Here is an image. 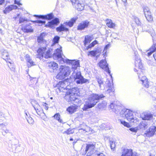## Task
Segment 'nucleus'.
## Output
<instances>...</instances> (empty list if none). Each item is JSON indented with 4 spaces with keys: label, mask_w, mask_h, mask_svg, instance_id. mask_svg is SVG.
I'll return each mask as SVG.
<instances>
[{
    "label": "nucleus",
    "mask_w": 156,
    "mask_h": 156,
    "mask_svg": "<svg viewBox=\"0 0 156 156\" xmlns=\"http://www.w3.org/2000/svg\"><path fill=\"white\" fill-rule=\"evenodd\" d=\"M62 51L60 49L57 48L56 49L53 55V57L54 59L58 60L61 63L66 62L68 64L72 65V69H75L73 73V76L74 78V82L77 84H82L86 83H89V80L84 78L81 75L80 71L77 72L76 69L80 65L78 60H70L67 59L64 56V58L62 56Z\"/></svg>",
    "instance_id": "1"
},
{
    "label": "nucleus",
    "mask_w": 156,
    "mask_h": 156,
    "mask_svg": "<svg viewBox=\"0 0 156 156\" xmlns=\"http://www.w3.org/2000/svg\"><path fill=\"white\" fill-rule=\"evenodd\" d=\"M104 96L102 94L100 95L93 94L90 95L87 98V101H86L82 109L83 111H86L88 109L94 107L99 100L104 98Z\"/></svg>",
    "instance_id": "2"
},
{
    "label": "nucleus",
    "mask_w": 156,
    "mask_h": 156,
    "mask_svg": "<svg viewBox=\"0 0 156 156\" xmlns=\"http://www.w3.org/2000/svg\"><path fill=\"white\" fill-rule=\"evenodd\" d=\"M98 144L96 143L94 144H89L87 145L85 150V154H86L88 151L87 156H105L102 153H99L97 151Z\"/></svg>",
    "instance_id": "3"
},
{
    "label": "nucleus",
    "mask_w": 156,
    "mask_h": 156,
    "mask_svg": "<svg viewBox=\"0 0 156 156\" xmlns=\"http://www.w3.org/2000/svg\"><path fill=\"white\" fill-rule=\"evenodd\" d=\"M46 45H44V47H41L39 48L37 50L38 53L37 55V57L40 59H42L43 57L45 58H48L52 56L51 51L52 49L51 48H46Z\"/></svg>",
    "instance_id": "4"
},
{
    "label": "nucleus",
    "mask_w": 156,
    "mask_h": 156,
    "mask_svg": "<svg viewBox=\"0 0 156 156\" xmlns=\"http://www.w3.org/2000/svg\"><path fill=\"white\" fill-rule=\"evenodd\" d=\"M120 111L119 115L120 116L125 117L128 120L130 121L131 123H136L139 121V119L136 117H134L133 112L129 109H124Z\"/></svg>",
    "instance_id": "5"
},
{
    "label": "nucleus",
    "mask_w": 156,
    "mask_h": 156,
    "mask_svg": "<svg viewBox=\"0 0 156 156\" xmlns=\"http://www.w3.org/2000/svg\"><path fill=\"white\" fill-rule=\"evenodd\" d=\"M59 72L56 76V78L59 80H62L69 76L71 73L69 67L66 66H61L59 68Z\"/></svg>",
    "instance_id": "6"
},
{
    "label": "nucleus",
    "mask_w": 156,
    "mask_h": 156,
    "mask_svg": "<svg viewBox=\"0 0 156 156\" xmlns=\"http://www.w3.org/2000/svg\"><path fill=\"white\" fill-rule=\"evenodd\" d=\"M31 103L38 115H41L42 114H44L43 109L36 101L32 100Z\"/></svg>",
    "instance_id": "7"
},
{
    "label": "nucleus",
    "mask_w": 156,
    "mask_h": 156,
    "mask_svg": "<svg viewBox=\"0 0 156 156\" xmlns=\"http://www.w3.org/2000/svg\"><path fill=\"white\" fill-rule=\"evenodd\" d=\"M78 128L79 131L80 133H82L89 132L92 133V129L84 123L80 124Z\"/></svg>",
    "instance_id": "8"
},
{
    "label": "nucleus",
    "mask_w": 156,
    "mask_h": 156,
    "mask_svg": "<svg viewBox=\"0 0 156 156\" xmlns=\"http://www.w3.org/2000/svg\"><path fill=\"white\" fill-rule=\"evenodd\" d=\"M143 10L145 16L147 20L149 22L152 21L153 20V17L148 7H144L143 8Z\"/></svg>",
    "instance_id": "9"
},
{
    "label": "nucleus",
    "mask_w": 156,
    "mask_h": 156,
    "mask_svg": "<svg viewBox=\"0 0 156 156\" xmlns=\"http://www.w3.org/2000/svg\"><path fill=\"white\" fill-rule=\"evenodd\" d=\"M99 64L101 68L107 72L109 74H110V71L109 70L108 64L105 60H101Z\"/></svg>",
    "instance_id": "10"
},
{
    "label": "nucleus",
    "mask_w": 156,
    "mask_h": 156,
    "mask_svg": "<svg viewBox=\"0 0 156 156\" xmlns=\"http://www.w3.org/2000/svg\"><path fill=\"white\" fill-rule=\"evenodd\" d=\"M154 52L155 53L153 54V57L155 60H156V43H154V44L147 51V55L148 56H150Z\"/></svg>",
    "instance_id": "11"
},
{
    "label": "nucleus",
    "mask_w": 156,
    "mask_h": 156,
    "mask_svg": "<svg viewBox=\"0 0 156 156\" xmlns=\"http://www.w3.org/2000/svg\"><path fill=\"white\" fill-rule=\"evenodd\" d=\"M135 65L136 68H138L140 69H141L143 67L141 60L138 56V55H135Z\"/></svg>",
    "instance_id": "12"
},
{
    "label": "nucleus",
    "mask_w": 156,
    "mask_h": 156,
    "mask_svg": "<svg viewBox=\"0 0 156 156\" xmlns=\"http://www.w3.org/2000/svg\"><path fill=\"white\" fill-rule=\"evenodd\" d=\"M48 67L51 72H55L58 68V64L54 62H51L48 63Z\"/></svg>",
    "instance_id": "13"
},
{
    "label": "nucleus",
    "mask_w": 156,
    "mask_h": 156,
    "mask_svg": "<svg viewBox=\"0 0 156 156\" xmlns=\"http://www.w3.org/2000/svg\"><path fill=\"white\" fill-rule=\"evenodd\" d=\"M89 24V22L87 20L82 22L78 25L77 29L78 30H83L87 27Z\"/></svg>",
    "instance_id": "14"
},
{
    "label": "nucleus",
    "mask_w": 156,
    "mask_h": 156,
    "mask_svg": "<svg viewBox=\"0 0 156 156\" xmlns=\"http://www.w3.org/2000/svg\"><path fill=\"white\" fill-rule=\"evenodd\" d=\"M156 131V127L154 126H151L149 129V130L145 133L146 136L150 137L153 136Z\"/></svg>",
    "instance_id": "15"
},
{
    "label": "nucleus",
    "mask_w": 156,
    "mask_h": 156,
    "mask_svg": "<svg viewBox=\"0 0 156 156\" xmlns=\"http://www.w3.org/2000/svg\"><path fill=\"white\" fill-rule=\"evenodd\" d=\"M140 117L144 120H150L152 119L153 115L150 113L143 112L141 114Z\"/></svg>",
    "instance_id": "16"
},
{
    "label": "nucleus",
    "mask_w": 156,
    "mask_h": 156,
    "mask_svg": "<svg viewBox=\"0 0 156 156\" xmlns=\"http://www.w3.org/2000/svg\"><path fill=\"white\" fill-rule=\"evenodd\" d=\"M121 156H136L133 153L132 150L129 149H124L122 152Z\"/></svg>",
    "instance_id": "17"
},
{
    "label": "nucleus",
    "mask_w": 156,
    "mask_h": 156,
    "mask_svg": "<svg viewBox=\"0 0 156 156\" xmlns=\"http://www.w3.org/2000/svg\"><path fill=\"white\" fill-rule=\"evenodd\" d=\"M25 59L27 62V66L28 68L35 65V63L32 60L28 55L25 56Z\"/></svg>",
    "instance_id": "18"
},
{
    "label": "nucleus",
    "mask_w": 156,
    "mask_h": 156,
    "mask_svg": "<svg viewBox=\"0 0 156 156\" xmlns=\"http://www.w3.org/2000/svg\"><path fill=\"white\" fill-rule=\"evenodd\" d=\"M59 23V20L58 18H55L51 21L47 23L45 26L50 27H53L55 24H57Z\"/></svg>",
    "instance_id": "19"
},
{
    "label": "nucleus",
    "mask_w": 156,
    "mask_h": 156,
    "mask_svg": "<svg viewBox=\"0 0 156 156\" xmlns=\"http://www.w3.org/2000/svg\"><path fill=\"white\" fill-rule=\"evenodd\" d=\"M110 108L111 109H114V111L115 113L118 115H119L120 111L121 110V106L119 105H114V104L112 103L110 105Z\"/></svg>",
    "instance_id": "20"
},
{
    "label": "nucleus",
    "mask_w": 156,
    "mask_h": 156,
    "mask_svg": "<svg viewBox=\"0 0 156 156\" xmlns=\"http://www.w3.org/2000/svg\"><path fill=\"white\" fill-rule=\"evenodd\" d=\"M96 80L98 83L99 88L101 89H103L105 88L103 79L101 77L97 76L96 77Z\"/></svg>",
    "instance_id": "21"
},
{
    "label": "nucleus",
    "mask_w": 156,
    "mask_h": 156,
    "mask_svg": "<svg viewBox=\"0 0 156 156\" xmlns=\"http://www.w3.org/2000/svg\"><path fill=\"white\" fill-rule=\"evenodd\" d=\"M22 30L24 32L29 33L32 32L33 31V29L29 25L25 26H23L22 28Z\"/></svg>",
    "instance_id": "22"
},
{
    "label": "nucleus",
    "mask_w": 156,
    "mask_h": 156,
    "mask_svg": "<svg viewBox=\"0 0 156 156\" xmlns=\"http://www.w3.org/2000/svg\"><path fill=\"white\" fill-rule=\"evenodd\" d=\"M106 84L108 86L109 88L107 90V92L109 94L112 93V94H114V89L113 88V84L110 82L109 80H107L106 82Z\"/></svg>",
    "instance_id": "23"
},
{
    "label": "nucleus",
    "mask_w": 156,
    "mask_h": 156,
    "mask_svg": "<svg viewBox=\"0 0 156 156\" xmlns=\"http://www.w3.org/2000/svg\"><path fill=\"white\" fill-rule=\"evenodd\" d=\"M77 108V106L74 104V105L69 107L66 110L70 114H72L76 112Z\"/></svg>",
    "instance_id": "24"
},
{
    "label": "nucleus",
    "mask_w": 156,
    "mask_h": 156,
    "mask_svg": "<svg viewBox=\"0 0 156 156\" xmlns=\"http://www.w3.org/2000/svg\"><path fill=\"white\" fill-rule=\"evenodd\" d=\"M17 8L16 5H11L9 6L8 7L5 8V10L3 11L4 13L6 14L9 12L10 11L13 9H16Z\"/></svg>",
    "instance_id": "25"
},
{
    "label": "nucleus",
    "mask_w": 156,
    "mask_h": 156,
    "mask_svg": "<svg viewBox=\"0 0 156 156\" xmlns=\"http://www.w3.org/2000/svg\"><path fill=\"white\" fill-rule=\"evenodd\" d=\"M78 88L77 87H74L70 89L67 92V94H76V93L78 91Z\"/></svg>",
    "instance_id": "26"
},
{
    "label": "nucleus",
    "mask_w": 156,
    "mask_h": 156,
    "mask_svg": "<svg viewBox=\"0 0 156 156\" xmlns=\"http://www.w3.org/2000/svg\"><path fill=\"white\" fill-rule=\"evenodd\" d=\"M44 33H41L40 35L37 37V41L39 43H43L46 45V41L44 39Z\"/></svg>",
    "instance_id": "27"
},
{
    "label": "nucleus",
    "mask_w": 156,
    "mask_h": 156,
    "mask_svg": "<svg viewBox=\"0 0 156 156\" xmlns=\"http://www.w3.org/2000/svg\"><path fill=\"white\" fill-rule=\"evenodd\" d=\"M77 17H75L72 18L70 20L69 22H66L64 23L65 25H68L69 27H72L73 24L75 22L76 20H77Z\"/></svg>",
    "instance_id": "28"
},
{
    "label": "nucleus",
    "mask_w": 156,
    "mask_h": 156,
    "mask_svg": "<svg viewBox=\"0 0 156 156\" xmlns=\"http://www.w3.org/2000/svg\"><path fill=\"white\" fill-rule=\"evenodd\" d=\"M147 122L146 121H142L140 123L138 127L142 130H144L148 127Z\"/></svg>",
    "instance_id": "29"
},
{
    "label": "nucleus",
    "mask_w": 156,
    "mask_h": 156,
    "mask_svg": "<svg viewBox=\"0 0 156 156\" xmlns=\"http://www.w3.org/2000/svg\"><path fill=\"white\" fill-rule=\"evenodd\" d=\"M2 58L6 61L9 60V56L7 51L5 50H3L2 52Z\"/></svg>",
    "instance_id": "30"
},
{
    "label": "nucleus",
    "mask_w": 156,
    "mask_h": 156,
    "mask_svg": "<svg viewBox=\"0 0 156 156\" xmlns=\"http://www.w3.org/2000/svg\"><path fill=\"white\" fill-rule=\"evenodd\" d=\"M56 30L58 32H61L63 31H67L68 30V29L66 27L64 24H61L60 26L56 28Z\"/></svg>",
    "instance_id": "31"
},
{
    "label": "nucleus",
    "mask_w": 156,
    "mask_h": 156,
    "mask_svg": "<svg viewBox=\"0 0 156 156\" xmlns=\"http://www.w3.org/2000/svg\"><path fill=\"white\" fill-rule=\"evenodd\" d=\"M40 17L43 19L51 20L54 18V16L52 13H50L46 15H41Z\"/></svg>",
    "instance_id": "32"
},
{
    "label": "nucleus",
    "mask_w": 156,
    "mask_h": 156,
    "mask_svg": "<svg viewBox=\"0 0 156 156\" xmlns=\"http://www.w3.org/2000/svg\"><path fill=\"white\" fill-rule=\"evenodd\" d=\"M106 24L108 27L110 28H113L115 27V24L112 23V20L109 19L106 20Z\"/></svg>",
    "instance_id": "33"
},
{
    "label": "nucleus",
    "mask_w": 156,
    "mask_h": 156,
    "mask_svg": "<svg viewBox=\"0 0 156 156\" xmlns=\"http://www.w3.org/2000/svg\"><path fill=\"white\" fill-rule=\"evenodd\" d=\"M78 10H82L83 9V5L82 4L79 2V1L75 5L73 6Z\"/></svg>",
    "instance_id": "34"
},
{
    "label": "nucleus",
    "mask_w": 156,
    "mask_h": 156,
    "mask_svg": "<svg viewBox=\"0 0 156 156\" xmlns=\"http://www.w3.org/2000/svg\"><path fill=\"white\" fill-rule=\"evenodd\" d=\"M138 75L139 79H140V80L142 82V83L143 82H144V81L147 80L146 76H143V74L142 72H141V73H139V74L138 73Z\"/></svg>",
    "instance_id": "35"
},
{
    "label": "nucleus",
    "mask_w": 156,
    "mask_h": 156,
    "mask_svg": "<svg viewBox=\"0 0 156 156\" xmlns=\"http://www.w3.org/2000/svg\"><path fill=\"white\" fill-rule=\"evenodd\" d=\"M76 94H67L66 96V98H69L67 100L69 102H73L76 97H75Z\"/></svg>",
    "instance_id": "36"
},
{
    "label": "nucleus",
    "mask_w": 156,
    "mask_h": 156,
    "mask_svg": "<svg viewBox=\"0 0 156 156\" xmlns=\"http://www.w3.org/2000/svg\"><path fill=\"white\" fill-rule=\"evenodd\" d=\"M6 62L9 63V64H8V65L10 69L12 71H14L15 70V67L12 61L10 59H9V60L7 61Z\"/></svg>",
    "instance_id": "37"
},
{
    "label": "nucleus",
    "mask_w": 156,
    "mask_h": 156,
    "mask_svg": "<svg viewBox=\"0 0 156 156\" xmlns=\"http://www.w3.org/2000/svg\"><path fill=\"white\" fill-rule=\"evenodd\" d=\"M68 85L67 81L65 80L61 82L60 87L64 89H68V88L67 87V85Z\"/></svg>",
    "instance_id": "38"
},
{
    "label": "nucleus",
    "mask_w": 156,
    "mask_h": 156,
    "mask_svg": "<svg viewBox=\"0 0 156 156\" xmlns=\"http://www.w3.org/2000/svg\"><path fill=\"white\" fill-rule=\"evenodd\" d=\"M55 118L58 120V122L63 123L62 120L60 119V115L59 113H57L55 114L53 116Z\"/></svg>",
    "instance_id": "39"
},
{
    "label": "nucleus",
    "mask_w": 156,
    "mask_h": 156,
    "mask_svg": "<svg viewBox=\"0 0 156 156\" xmlns=\"http://www.w3.org/2000/svg\"><path fill=\"white\" fill-rule=\"evenodd\" d=\"M120 122L124 126L128 128L130 127V126L129 124L125 121L120 120Z\"/></svg>",
    "instance_id": "40"
},
{
    "label": "nucleus",
    "mask_w": 156,
    "mask_h": 156,
    "mask_svg": "<svg viewBox=\"0 0 156 156\" xmlns=\"http://www.w3.org/2000/svg\"><path fill=\"white\" fill-rule=\"evenodd\" d=\"M60 37L58 36H55L53 40L54 44H55L58 43Z\"/></svg>",
    "instance_id": "41"
},
{
    "label": "nucleus",
    "mask_w": 156,
    "mask_h": 156,
    "mask_svg": "<svg viewBox=\"0 0 156 156\" xmlns=\"http://www.w3.org/2000/svg\"><path fill=\"white\" fill-rule=\"evenodd\" d=\"M110 146L111 149L113 150H114V149L115 147V143L113 141L110 142Z\"/></svg>",
    "instance_id": "42"
},
{
    "label": "nucleus",
    "mask_w": 156,
    "mask_h": 156,
    "mask_svg": "<svg viewBox=\"0 0 156 156\" xmlns=\"http://www.w3.org/2000/svg\"><path fill=\"white\" fill-rule=\"evenodd\" d=\"M97 41L96 40H95L88 46V48H90L94 47L96 44H97Z\"/></svg>",
    "instance_id": "43"
},
{
    "label": "nucleus",
    "mask_w": 156,
    "mask_h": 156,
    "mask_svg": "<svg viewBox=\"0 0 156 156\" xmlns=\"http://www.w3.org/2000/svg\"><path fill=\"white\" fill-rule=\"evenodd\" d=\"M134 20L135 22L137 25H141V23L138 17H134Z\"/></svg>",
    "instance_id": "44"
},
{
    "label": "nucleus",
    "mask_w": 156,
    "mask_h": 156,
    "mask_svg": "<svg viewBox=\"0 0 156 156\" xmlns=\"http://www.w3.org/2000/svg\"><path fill=\"white\" fill-rule=\"evenodd\" d=\"M143 86L146 87L148 88L149 87V83L148 80H146L142 83Z\"/></svg>",
    "instance_id": "45"
},
{
    "label": "nucleus",
    "mask_w": 156,
    "mask_h": 156,
    "mask_svg": "<svg viewBox=\"0 0 156 156\" xmlns=\"http://www.w3.org/2000/svg\"><path fill=\"white\" fill-rule=\"evenodd\" d=\"M148 31L149 33L151 34V36L153 37L155 35V32L154 30L153 29H151V30H148Z\"/></svg>",
    "instance_id": "46"
},
{
    "label": "nucleus",
    "mask_w": 156,
    "mask_h": 156,
    "mask_svg": "<svg viewBox=\"0 0 156 156\" xmlns=\"http://www.w3.org/2000/svg\"><path fill=\"white\" fill-rule=\"evenodd\" d=\"M90 55L91 56H95L96 55L94 51H92L88 52V55Z\"/></svg>",
    "instance_id": "47"
},
{
    "label": "nucleus",
    "mask_w": 156,
    "mask_h": 156,
    "mask_svg": "<svg viewBox=\"0 0 156 156\" xmlns=\"http://www.w3.org/2000/svg\"><path fill=\"white\" fill-rule=\"evenodd\" d=\"M63 133H66L67 134H72L73 132L72 131V130L70 129H69L66 131L64 132Z\"/></svg>",
    "instance_id": "48"
},
{
    "label": "nucleus",
    "mask_w": 156,
    "mask_h": 156,
    "mask_svg": "<svg viewBox=\"0 0 156 156\" xmlns=\"http://www.w3.org/2000/svg\"><path fill=\"white\" fill-rule=\"evenodd\" d=\"M70 1L72 2L73 6H74L79 1V0H70Z\"/></svg>",
    "instance_id": "49"
},
{
    "label": "nucleus",
    "mask_w": 156,
    "mask_h": 156,
    "mask_svg": "<svg viewBox=\"0 0 156 156\" xmlns=\"http://www.w3.org/2000/svg\"><path fill=\"white\" fill-rule=\"evenodd\" d=\"M74 103H75L76 104H81V100H80L79 99L77 98H76V99H75L74 101H73Z\"/></svg>",
    "instance_id": "50"
},
{
    "label": "nucleus",
    "mask_w": 156,
    "mask_h": 156,
    "mask_svg": "<svg viewBox=\"0 0 156 156\" xmlns=\"http://www.w3.org/2000/svg\"><path fill=\"white\" fill-rule=\"evenodd\" d=\"M27 121L30 124H33L34 123V120L31 117L29 118Z\"/></svg>",
    "instance_id": "51"
},
{
    "label": "nucleus",
    "mask_w": 156,
    "mask_h": 156,
    "mask_svg": "<svg viewBox=\"0 0 156 156\" xmlns=\"http://www.w3.org/2000/svg\"><path fill=\"white\" fill-rule=\"evenodd\" d=\"M2 121V120L0 119V129H2L5 126V125L3 123H1Z\"/></svg>",
    "instance_id": "52"
},
{
    "label": "nucleus",
    "mask_w": 156,
    "mask_h": 156,
    "mask_svg": "<svg viewBox=\"0 0 156 156\" xmlns=\"http://www.w3.org/2000/svg\"><path fill=\"white\" fill-rule=\"evenodd\" d=\"M129 130H130V131H131L134 132L135 133H136L137 131V129L136 128H131L129 129Z\"/></svg>",
    "instance_id": "53"
},
{
    "label": "nucleus",
    "mask_w": 156,
    "mask_h": 156,
    "mask_svg": "<svg viewBox=\"0 0 156 156\" xmlns=\"http://www.w3.org/2000/svg\"><path fill=\"white\" fill-rule=\"evenodd\" d=\"M36 23H38L45 24V22L44 21H42L40 20H36L34 21Z\"/></svg>",
    "instance_id": "54"
},
{
    "label": "nucleus",
    "mask_w": 156,
    "mask_h": 156,
    "mask_svg": "<svg viewBox=\"0 0 156 156\" xmlns=\"http://www.w3.org/2000/svg\"><path fill=\"white\" fill-rule=\"evenodd\" d=\"M84 44L85 45L89 41V40L88 39V36H85L84 40Z\"/></svg>",
    "instance_id": "55"
},
{
    "label": "nucleus",
    "mask_w": 156,
    "mask_h": 156,
    "mask_svg": "<svg viewBox=\"0 0 156 156\" xmlns=\"http://www.w3.org/2000/svg\"><path fill=\"white\" fill-rule=\"evenodd\" d=\"M98 107L99 109H101L104 107L103 103H99L98 105Z\"/></svg>",
    "instance_id": "56"
},
{
    "label": "nucleus",
    "mask_w": 156,
    "mask_h": 156,
    "mask_svg": "<svg viewBox=\"0 0 156 156\" xmlns=\"http://www.w3.org/2000/svg\"><path fill=\"white\" fill-rule=\"evenodd\" d=\"M26 20L25 19L23 18H20L19 19V23H21L23 22H24L26 21Z\"/></svg>",
    "instance_id": "57"
},
{
    "label": "nucleus",
    "mask_w": 156,
    "mask_h": 156,
    "mask_svg": "<svg viewBox=\"0 0 156 156\" xmlns=\"http://www.w3.org/2000/svg\"><path fill=\"white\" fill-rule=\"evenodd\" d=\"M43 106L45 109L46 110H47L48 109V107L47 106V104L46 103H44V104L43 105Z\"/></svg>",
    "instance_id": "58"
},
{
    "label": "nucleus",
    "mask_w": 156,
    "mask_h": 156,
    "mask_svg": "<svg viewBox=\"0 0 156 156\" xmlns=\"http://www.w3.org/2000/svg\"><path fill=\"white\" fill-rule=\"evenodd\" d=\"M94 51H95V54L96 55L98 54H99V53H100L101 52V51L99 49L96 50Z\"/></svg>",
    "instance_id": "59"
},
{
    "label": "nucleus",
    "mask_w": 156,
    "mask_h": 156,
    "mask_svg": "<svg viewBox=\"0 0 156 156\" xmlns=\"http://www.w3.org/2000/svg\"><path fill=\"white\" fill-rule=\"evenodd\" d=\"M110 45L109 44H108L106 45V46L104 48V50H106L110 46Z\"/></svg>",
    "instance_id": "60"
},
{
    "label": "nucleus",
    "mask_w": 156,
    "mask_h": 156,
    "mask_svg": "<svg viewBox=\"0 0 156 156\" xmlns=\"http://www.w3.org/2000/svg\"><path fill=\"white\" fill-rule=\"evenodd\" d=\"M15 3L18 5H22L19 2H16V0L15 1Z\"/></svg>",
    "instance_id": "61"
},
{
    "label": "nucleus",
    "mask_w": 156,
    "mask_h": 156,
    "mask_svg": "<svg viewBox=\"0 0 156 156\" xmlns=\"http://www.w3.org/2000/svg\"><path fill=\"white\" fill-rule=\"evenodd\" d=\"M5 133H10L9 130V129H6L5 130H4Z\"/></svg>",
    "instance_id": "62"
},
{
    "label": "nucleus",
    "mask_w": 156,
    "mask_h": 156,
    "mask_svg": "<svg viewBox=\"0 0 156 156\" xmlns=\"http://www.w3.org/2000/svg\"><path fill=\"white\" fill-rule=\"evenodd\" d=\"M5 0H0V5H2V4L4 2Z\"/></svg>",
    "instance_id": "63"
},
{
    "label": "nucleus",
    "mask_w": 156,
    "mask_h": 156,
    "mask_svg": "<svg viewBox=\"0 0 156 156\" xmlns=\"http://www.w3.org/2000/svg\"><path fill=\"white\" fill-rule=\"evenodd\" d=\"M153 100L154 101V102H156V98L155 97H153Z\"/></svg>",
    "instance_id": "64"
}]
</instances>
